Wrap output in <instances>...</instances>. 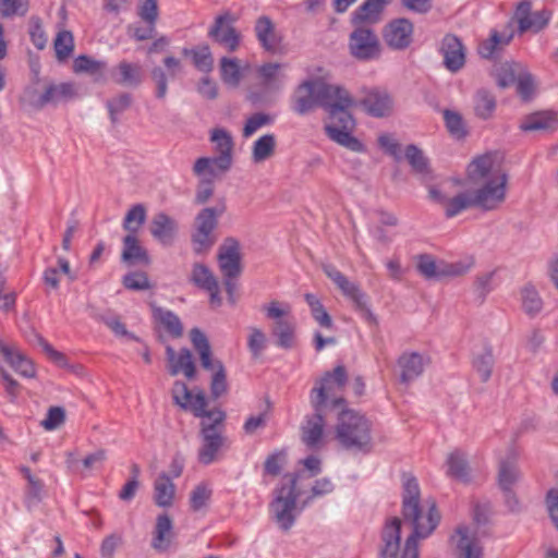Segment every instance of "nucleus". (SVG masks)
I'll return each instance as SVG.
<instances>
[{"mask_svg":"<svg viewBox=\"0 0 558 558\" xmlns=\"http://www.w3.org/2000/svg\"><path fill=\"white\" fill-rule=\"evenodd\" d=\"M353 104L349 92L341 86L322 81H306L298 87L292 109L304 116L316 106L323 107L331 120L324 128L327 136L352 151L361 153L364 151V145L352 135L355 121L349 109Z\"/></svg>","mask_w":558,"mask_h":558,"instance_id":"f257e3e1","label":"nucleus"},{"mask_svg":"<svg viewBox=\"0 0 558 558\" xmlns=\"http://www.w3.org/2000/svg\"><path fill=\"white\" fill-rule=\"evenodd\" d=\"M403 493H402V515L405 522L411 523L413 532L407 538L401 558H418V538L428 537L437 527L440 521V514L436 504H429L426 512L421 506V492L417 480L403 473Z\"/></svg>","mask_w":558,"mask_h":558,"instance_id":"f03ea898","label":"nucleus"},{"mask_svg":"<svg viewBox=\"0 0 558 558\" xmlns=\"http://www.w3.org/2000/svg\"><path fill=\"white\" fill-rule=\"evenodd\" d=\"M335 438L348 451L366 454L373 449L372 424L364 414L354 410L339 411Z\"/></svg>","mask_w":558,"mask_h":558,"instance_id":"7ed1b4c3","label":"nucleus"},{"mask_svg":"<svg viewBox=\"0 0 558 558\" xmlns=\"http://www.w3.org/2000/svg\"><path fill=\"white\" fill-rule=\"evenodd\" d=\"M348 383V373L343 365L326 372L315 381L310 392V403L314 411H333L345 409L343 391Z\"/></svg>","mask_w":558,"mask_h":558,"instance_id":"20e7f679","label":"nucleus"},{"mask_svg":"<svg viewBox=\"0 0 558 558\" xmlns=\"http://www.w3.org/2000/svg\"><path fill=\"white\" fill-rule=\"evenodd\" d=\"M190 338L199 355L202 367L213 372L210 395L213 399H218L228 392L226 368L221 361L213 359L209 341L203 331L198 328H193L190 332Z\"/></svg>","mask_w":558,"mask_h":558,"instance_id":"39448f33","label":"nucleus"},{"mask_svg":"<svg viewBox=\"0 0 558 558\" xmlns=\"http://www.w3.org/2000/svg\"><path fill=\"white\" fill-rule=\"evenodd\" d=\"M226 413H217L211 422H201L202 444L197 451L199 463L209 465L219 459L220 452L229 448L225 435Z\"/></svg>","mask_w":558,"mask_h":558,"instance_id":"423d86ee","label":"nucleus"},{"mask_svg":"<svg viewBox=\"0 0 558 558\" xmlns=\"http://www.w3.org/2000/svg\"><path fill=\"white\" fill-rule=\"evenodd\" d=\"M227 210L225 199H221L215 207L203 208L195 217V230L192 234L193 250L196 254L207 253L216 243L215 229L218 226V218Z\"/></svg>","mask_w":558,"mask_h":558,"instance_id":"0eeeda50","label":"nucleus"},{"mask_svg":"<svg viewBox=\"0 0 558 558\" xmlns=\"http://www.w3.org/2000/svg\"><path fill=\"white\" fill-rule=\"evenodd\" d=\"M284 480L288 482L277 489L276 498L270 504V508L280 529L289 531L295 521L293 512L299 497L296 492L299 475L296 473L287 474Z\"/></svg>","mask_w":558,"mask_h":558,"instance_id":"6e6552de","label":"nucleus"},{"mask_svg":"<svg viewBox=\"0 0 558 558\" xmlns=\"http://www.w3.org/2000/svg\"><path fill=\"white\" fill-rule=\"evenodd\" d=\"M508 174L496 172L495 178L484 181L483 185L472 192L474 207L485 211L499 208L507 196Z\"/></svg>","mask_w":558,"mask_h":558,"instance_id":"1a4fd4ad","label":"nucleus"},{"mask_svg":"<svg viewBox=\"0 0 558 558\" xmlns=\"http://www.w3.org/2000/svg\"><path fill=\"white\" fill-rule=\"evenodd\" d=\"M550 17V11L543 9L533 12L532 2L530 0H521L515 5L510 23L514 22L517 24L519 35L525 33L537 34L548 25Z\"/></svg>","mask_w":558,"mask_h":558,"instance_id":"9d476101","label":"nucleus"},{"mask_svg":"<svg viewBox=\"0 0 558 558\" xmlns=\"http://www.w3.org/2000/svg\"><path fill=\"white\" fill-rule=\"evenodd\" d=\"M238 17L230 11L217 15L208 31V36L229 52L239 49L242 40L240 32L234 27Z\"/></svg>","mask_w":558,"mask_h":558,"instance_id":"9b49d317","label":"nucleus"},{"mask_svg":"<svg viewBox=\"0 0 558 558\" xmlns=\"http://www.w3.org/2000/svg\"><path fill=\"white\" fill-rule=\"evenodd\" d=\"M349 51L360 61L377 59L380 56L379 39L371 28L356 27L349 37Z\"/></svg>","mask_w":558,"mask_h":558,"instance_id":"f8f14e48","label":"nucleus"},{"mask_svg":"<svg viewBox=\"0 0 558 558\" xmlns=\"http://www.w3.org/2000/svg\"><path fill=\"white\" fill-rule=\"evenodd\" d=\"M218 266L222 277H239L242 272L240 243L226 238L218 250Z\"/></svg>","mask_w":558,"mask_h":558,"instance_id":"ddd939ff","label":"nucleus"},{"mask_svg":"<svg viewBox=\"0 0 558 558\" xmlns=\"http://www.w3.org/2000/svg\"><path fill=\"white\" fill-rule=\"evenodd\" d=\"M190 281L197 288L208 292L213 306H220L222 303L220 288L213 271L202 263H195L192 267Z\"/></svg>","mask_w":558,"mask_h":558,"instance_id":"4468645a","label":"nucleus"},{"mask_svg":"<svg viewBox=\"0 0 558 558\" xmlns=\"http://www.w3.org/2000/svg\"><path fill=\"white\" fill-rule=\"evenodd\" d=\"M413 24L408 19L391 21L385 32V43L395 50H403L412 43Z\"/></svg>","mask_w":558,"mask_h":558,"instance_id":"2eb2a0df","label":"nucleus"},{"mask_svg":"<svg viewBox=\"0 0 558 558\" xmlns=\"http://www.w3.org/2000/svg\"><path fill=\"white\" fill-rule=\"evenodd\" d=\"M496 172H506L498 162L496 153H487L476 157L468 167V174L471 181H487L495 178Z\"/></svg>","mask_w":558,"mask_h":558,"instance_id":"dca6fc26","label":"nucleus"},{"mask_svg":"<svg viewBox=\"0 0 558 558\" xmlns=\"http://www.w3.org/2000/svg\"><path fill=\"white\" fill-rule=\"evenodd\" d=\"M429 197L435 203L441 205L445 209V216L452 218L463 210L474 207L472 194L470 192H461L458 195L448 198L436 187L429 189Z\"/></svg>","mask_w":558,"mask_h":558,"instance_id":"f3484780","label":"nucleus"},{"mask_svg":"<svg viewBox=\"0 0 558 558\" xmlns=\"http://www.w3.org/2000/svg\"><path fill=\"white\" fill-rule=\"evenodd\" d=\"M450 545L458 558H481L482 548L475 535L469 534V529L460 525L450 537Z\"/></svg>","mask_w":558,"mask_h":558,"instance_id":"a211bd4d","label":"nucleus"},{"mask_svg":"<svg viewBox=\"0 0 558 558\" xmlns=\"http://www.w3.org/2000/svg\"><path fill=\"white\" fill-rule=\"evenodd\" d=\"M255 36L262 48L272 54L280 52L281 36L277 33L272 21L266 16H259L254 25Z\"/></svg>","mask_w":558,"mask_h":558,"instance_id":"6ab92c4d","label":"nucleus"},{"mask_svg":"<svg viewBox=\"0 0 558 558\" xmlns=\"http://www.w3.org/2000/svg\"><path fill=\"white\" fill-rule=\"evenodd\" d=\"M166 356L170 375L175 376L182 373L187 379L195 377L196 367L193 355L189 349L183 348L179 352H175L171 345H167Z\"/></svg>","mask_w":558,"mask_h":558,"instance_id":"aec40b11","label":"nucleus"},{"mask_svg":"<svg viewBox=\"0 0 558 558\" xmlns=\"http://www.w3.org/2000/svg\"><path fill=\"white\" fill-rule=\"evenodd\" d=\"M330 411H314V413L306 417L301 427L302 441L311 449H317L323 444L325 416Z\"/></svg>","mask_w":558,"mask_h":558,"instance_id":"412c9836","label":"nucleus"},{"mask_svg":"<svg viewBox=\"0 0 558 558\" xmlns=\"http://www.w3.org/2000/svg\"><path fill=\"white\" fill-rule=\"evenodd\" d=\"M149 232L161 245L171 246L178 233V222L166 213H157L150 221Z\"/></svg>","mask_w":558,"mask_h":558,"instance_id":"4be33fe9","label":"nucleus"},{"mask_svg":"<svg viewBox=\"0 0 558 558\" xmlns=\"http://www.w3.org/2000/svg\"><path fill=\"white\" fill-rule=\"evenodd\" d=\"M520 472L517 465V457L513 454L508 460H502L499 464L498 484L506 495L507 502L510 508L518 505V500L513 495L512 487L518 482Z\"/></svg>","mask_w":558,"mask_h":558,"instance_id":"5701e85b","label":"nucleus"},{"mask_svg":"<svg viewBox=\"0 0 558 558\" xmlns=\"http://www.w3.org/2000/svg\"><path fill=\"white\" fill-rule=\"evenodd\" d=\"M441 52L445 66L451 71H459L465 63V54L461 40L454 35H446L441 41Z\"/></svg>","mask_w":558,"mask_h":558,"instance_id":"b1692460","label":"nucleus"},{"mask_svg":"<svg viewBox=\"0 0 558 558\" xmlns=\"http://www.w3.org/2000/svg\"><path fill=\"white\" fill-rule=\"evenodd\" d=\"M173 538L172 519L167 513L159 514L153 531L151 547L158 553H165L169 550Z\"/></svg>","mask_w":558,"mask_h":558,"instance_id":"393cba45","label":"nucleus"},{"mask_svg":"<svg viewBox=\"0 0 558 558\" xmlns=\"http://www.w3.org/2000/svg\"><path fill=\"white\" fill-rule=\"evenodd\" d=\"M362 105L371 116L377 118L388 116L392 110V99L390 95L379 88L369 89L363 98Z\"/></svg>","mask_w":558,"mask_h":558,"instance_id":"a878e982","label":"nucleus"},{"mask_svg":"<svg viewBox=\"0 0 558 558\" xmlns=\"http://www.w3.org/2000/svg\"><path fill=\"white\" fill-rule=\"evenodd\" d=\"M397 363L401 369V383L409 384L423 374L425 360L417 352H404L399 356Z\"/></svg>","mask_w":558,"mask_h":558,"instance_id":"bb28decb","label":"nucleus"},{"mask_svg":"<svg viewBox=\"0 0 558 558\" xmlns=\"http://www.w3.org/2000/svg\"><path fill=\"white\" fill-rule=\"evenodd\" d=\"M401 521L392 518L385 524L381 538L384 546L380 550V558H396L400 548Z\"/></svg>","mask_w":558,"mask_h":558,"instance_id":"cd10ccee","label":"nucleus"},{"mask_svg":"<svg viewBox=\"0 0 558 558\" xmlns=\"http://www.w3.org/2000/svg\"><path fill=\"white\" fill-rule=\"evenodd\" d=\"M514 33L510 31L508 33H499L496 29H492L489 37L482 40L478 44V54L484 59H493L496 54L508 46L513 39Z\"/></svg>","mask_w":558,"mask_h":558,"instance_id":"c85d7f7f","label":"nucleus"},{"mask_svg":"<svg viewBox=\"0 0 558 558\" xmlns=\"http://www.w3.org/2000/svg\"><path fill=\"white\" fill-rule=\"evenodd\" d=\"M210 141L215 144L218 162L222 166H232L234 143L231 134L225 129L217 128L210 132Z\"/></svg>","mask_w":558,"mask_h":558,"instance_id":"c756f323","label":"nucleus"},{"mask_svg":"<svg viewBox=\"0 0 558 558\" xmlns=\"http://www.w3.org/2000/svg\"><path fill=\"white\" fill-rule=\"evenodd\" d=\"M175 485L167 473H160L154 482V502L160 508H170L174 502Z\"/></svg>","mask_w":558,"mask_h":558,"instance_id":"7c9ffc66","label":"nucleus"},{"mask_svg":"<svg viewBox=\"0 0 558 558\" xmlns=\"http://www.w3.org/2000/svg\"><path fill=\"white\" fill-rule=\"evenodd\" d=\"M558 125V113L555 111H539L526 116L520 124L525 132L551 131Z\"/></svg>","mask_w":558,"mask_h":558,"instance_id":"2f4dec72","label":"nucleus"},{"mask_svg":"<svg viewBox=\"0 0 558 558\" xmlns=\"http://www.w3.org/2000/svg\"><path fill=\"white\" fill-rule=\"evenodd\" d=\"M121 259L129 265L150 264V257L147 251L140 244L136 234H126L123 238Z\"/></svg>","mask_w":558,"mask_h":558,"instance_id":"473e14b6","label":"nucleus"},{"mask_svg":"<svg viewBox=\"0 0 558 558\" xmlns=\"http://www.w3.org/2000/svg\"><path fill=\"white\" fill-rule=\"evenodd\" d=\"M151 315L154 320L165 329V331L172 338H180L183 333V326L172 311L159 307L155 304L150 305Z\"/></svg>","mask_w":558,"mask_h":558,"instance_id":"72a5a7b5","label":"nucleus"},{"mask_svg":"<svg viewBox=\"0 0 558 558\" xmlns=\"http://www.w3.org/2000/svg\"><path fill=\"white\" fill-rule=\"evenodd\" d=\"M232 166H222L218 162V157H199L193 165V173L197 178L216 179L228 172Z\"/></svg>","mask_w":558,"mask_h":558,"instance_id":"f704fd0d","label":"nucleus"},{"mask_svg":"<svg viewBox=\"0 0 558 558\" xmlns=\"http://www.w3.org/2000/svg\"><path fill=\"white\" fill-rule=\"evenodd\" d=\"M447 474L452 478L468 483L470 481V468L466 456L460 449L453 450L447 458Z\"/></svg>","mask_w":558,"mask_h":558,"instance_id":"c9c22d12","label":"nucleus"},{"mask_svg":"<svg viewBox=\"0 0 558 558\" xmlns=\"http://www.w3.org/2000/svg\"><path fill=\"white\" fill-rule=\"evenodd\" d=\"M524 69V65L519 62H504L495 65L494 76L497 85L501 88H506L515 83L518 76Z\"/></svg>","mask_w":558,"mask_h":558,"instance_id":"e433bc0d","label":"nucleus"},{"mask_svg":"<svg viewBox=\"0 0 558 558\" xmlns=\"http://www.w3.org/2000/svg\"><path fill=\"white\" fill-rule=\"evenodd\" d=\"M116 82L124 86H138L143 82V69L138 63L121 61L117 66Z\"/></svg>","mask_w":558,"mask_h":558,"instance_id":"4c0bfd02","label":"nucleus"},{"mask_svg":"<svg viewBox=\"0 0 558 558\" xmlns=\"http://www.w3.org/2000/svg\"><path fill=\"white\" fill-rule=\"evenodd\" d=\"M272 336L277 338V345L289 350L295 345V323L293 318L276 322L271 329Z\"/></svg>","mask_w":558,"mask_h":558,"instance_id":"58836bf2","label":"nucleus"},{"mask_svg":"<svg viewBox=\"0 0 558 558\" xmlns=\"http://www.w3.org/2000/svg\"><path fill=\"white\" fill-rule=\"evenodd\" d=\"M3 357L20 375L26 378L35 377L36 371L33 362L21 351L10 347V349L5 351V355Z\"/></svg>","mask_w":558,"mask_h":558,"instance_id":"ea45409f","label":"nucleus"},{"mask_svg":"<svg viewBox=\"0 0 558 558\" xmlns=\"http://www.w3.org/2000/svg\"><path fill=\"white\" fill-rule=\"evenodd\" d=\"M74 96V88L71 83L50 84L43 90V98L39 105L58 104Z\"/></svg>","mask_w":558,"mask_h":558,"instance_id":"a19ab883","label":"nucleus"},{"mask_svg":"<svg viewBox=\"0 0 558 558\" xmlns=\"http://www.w3.org/2000/svg\"><path fill=\"white\" fill-rule=\"evenodd\" d=\"M323 271L325 275L336 284V287L341 291V293L349 299L360 286L355 282H352L344 276L336 266L331 264L323 265Z\"/></svg>","mask_w":558,"mask_h":558,"instance_id":"79ce46f5","label":"nucleus"},{"mask_svg":"<svg viewBox=\"0 0 558 558\" xmlns=\"http://www.w3.org/2000/svg\"><path fill=\"white\" fill-rule=\"evenodd\" d=\"M496 109L495 96L486 90L480 89L474 95V112L476 117L483 120L492 118Z\"/></svg>","mask_w":558,"mask_h":558,"instance_id":"37998d69","label":"nucleus"},{"mask_svg":"<svg viewBox=\"0 0 558 558\" xmlns=\"http://www.w3.org/2000/svg\"><path fill=\"white\" fill-rule=\"evenodd\" d=\"M495 364V359L493 354V349L490 345H486L484 348L483 353L476 355L473 360V368L478 374L481 380L486 383L489 380L493 367Z\"/></svg>","mask_w":558,"mask_h":558,"instance_id":"c03bdc74","label":"nucleus"},{"mask_svg":"<svg viewBox=\"0 0 558 558\" xmlns=\"http://www.w3.org/2000/svg\"><path fill=\"white\" fill-rule=\"evenodd\" d=\"M276 137L274 134H265L254 142L252 148V159L254 162H262L275 153Z\"/></svg>","mask_w":558,"mask_h":558,"instance_id":"a18cd8bd","label":"nucleus"},{"mask_svg":"<svg viewBox=\"0 0 558 558\" xmlns=\"http://www.w3.org/2000/svg\"><path fill=\"white\" fill-rule=\"evenodd\" d=\"M349 300L352 302L354 310L368 325L376 326L378 324L376 315L372 312L368 305V296L361 288L357 289Z\"/></svg>","mask_w":558,"mask_h":558,"instance_id":"49530a36","label":"nucleus"},{"mask_svg":"<svg viewBox=\"0 0 558 558\" xmlns=\"http://www.w3.org/2000/svg\"><path fill=\"white\" fill-rule=\"evenodd\" d=\"M147 211L143 204L133 205L126 213L123 219V229L129 232V234H136L140 228L146 220Z\"/></svg>","mask_w":558,"mask_h":558,"instance_id":"de8ad7c7","label":"nucleus"},{"mask_svg":"<svg viewBox=\"0 0 558 558\" xmlns=\"http://www.w3.org/2000/svg\"><path fill=\"white\" fill-rule=\"evenodd\" d=\"M304 299L311 308V314L315 322L324 328L331 329L333 327L332 319L328 312L325 310L318 298L312 293H306Z\"/></svg>","mask_w":558,"mask_h":558,"instance_id":"09e8293b","label":"nucleus"},{"mask_svg":"<svg viewBox=\"0 0 558 558\" xmlns=\"http://www.w3.org/2000/svg\"><path fill=\"white\" fill-rule=\"evenodd\" d=\"M521 299L522 307L529 316L533 317L542 311L543 301L533 286L526 284L521 290Z\"/></svg>","mask_w":558,"mask_h":558,"instance_id":"8fccbe9b","label":"nucleus"},{"mask_svg":"<svg viewBox=\"0 0 558 558\" xmlns=\"http://www.w3.org/2000/svg\"><path fill=\"white\" fill-rule=\"evenodd\" d=\"M220 72L222 81L232 87H236L242 78L240 65L235 59L227 57L220 60Z\"/></svg>","mask_w":558,"mask_h":558,"instance_id":"3c124183","label":"nucleus"},{"mask_svg":"<svg viewBox=\"0 0 558 558\" xmlns=\"http://www.w3.org/2000/svg\"><path fill=\"white\" fill-rule=\"evenodd\" d=\"M207 399L204 392L192 395V399L189 403L187 410H191L196 417L207 418V422L214 421L217 413H225L222 410H207Z\"/></svg>","mask_w":558,"mask_h":558,"instance_id":"603ef678","label":"nucleus"},{"mask_svg":"<svg viewBox=\"0 0 558 558\" xmlns=\"http://www.w3.org/2000/svg\"><path fill=\"white\" fill-rule=\"evenodd\" d=\"M213 495V490L207 483H199L194 487L190 495V507L193 511H199L207 506Z\"/></svg>","mask_w":558,"mask_h":558,"instance_id":"864d4df0","label":"nucleus"},{"mask_svg":"<svg viewBox=\"0 0 558 558\" xmlns=\"http://www.w3.org/2000/svg\"><path fill=\"white\" fill-rule=\"evenodd\" d=\"M417 270L426 279L441 278L442 263L438 265L432 255L422 254L417 257Z\"/></svg>","mask_w":558,"mask_h":558,"instance_id":"5fc2aeb1","label":"nucleus"},{"mask_svg":"<svg viewBox=\"0 0 558 558\" xmlns=\"http://www.w3.org/2000/svg\"><path fill=\"white\" fill-rule=\"evenodd\" d=\"M122 283L125 289L132 291L149 290L153 287L147 274L144 271H132L126 274L122 279Z\"/></svg>","mask_w":558,"mask_h":558,"instance_id":"6e6d98bb","label":"nucleus"},{"mask_svg":"<svg viewBox=\"0 0 558 558\" xmlns=\"http://www.w3.org/2000/svg\"><path fill=\"white\" fill-rule=\"evenodd\" d=\"M247 348L254 359H258L266 349L267 338L264 331L257 327H250Z\"/></svg>","mask_w":558,"mask_h":558,"instance_id":"4d7b16f0","label":"nucleus"},{"mask_svg":"<svg viewBox=\"0 0 558 558\" xmlns=\"http://www.w3.org/2000/svg\"><path fill=\"white\" fill-rule=\"evenodd\" d=\"M106 68V63L97 61L88 56H78L73 62V70L76 73H100Z\"/></svg>","mask_w":558,"mask_h":558,"instance_id":"13d9d810","label":"nucleus"},{"mask_svg":"<svg viewBox=\"0 0 558 558\" xmlns=\"http://www.w3.org/2000/svg\"><path fill=\"white\" fill-rule=\"evenodd\" d=\"M132 96L129 93H121L107 101V108L112 123L118 121V116L130 108Z\"/></svg>","mask_w":558,"mask_h":558,"instance_id":"bf43d9fd","label":"nucleus"},{"mask_svg":"<svg viewBox=\"0 0 558 558\" xmlns=\"http://www.w3.org/2000/svg\"><path fill=\"white\" fill-rule=\"evenodd\" d=\"M389 0H366L355 12L354 19L359 21H367L381 12Z\"/></svg>","mask_w":558,"mask_h":558,"instance_id":"052dcab7","label":"nucleus"},{"mask_svg":"<svg viewBox=\"0 0 558 558\" xmlns=\"http://www.w3.org/2000/svg\"><path fill=\"white\" fill-rule=\"evenodd\" d=\"M74 48L73 35L69 31H61L54 39V50L58 59L68 58Z\"/></svg>","mask_w":558,"mask_h":558,"instance_id":"680f3d73","label":"nucleus"},{"mask_svg":"<svg viewBox=\"0 0 558 558\" xmlns=\"http://www.w3.org/2000/svg\"><path fill=\"white\" fill-rule=\"evenodd\" d=\"M183 54H192L194 65L201 71L207 72L213 68V57L208 46H204L199 50L183 49Z\"/></svg>","mask_w":558,"mask_h":558,"instance_id":"e2e57ef3","label":"nucleus"},{"mask_svg":"<svg viewBox=\"0 0 558 558\" xmlns=\"http://www.w3.org/2000/svg\"><path fill=\"white\" fill-rule=\"evenodd\" d=\"M263 311L266 317L276 322L288 320L293 318L290 315L291 307L289 304H282L278 301H271L270 303L263 306Z\"/></svg>","mask_w":558,"mask_h":558,"instance_id":"0e129e2a","label":"nucleus"},{"mask_svg":"<svg viewBox=\"0 0 558 558\" xmlns=\"http://www.w3.org/2000/svg\"><path fill=\"white\" fill-rule=\"evenodd\" d=\"M287 453L284 450L270 453L264 463V474L272 477L278 476L286 463Z\"/></svg>","mask_w":558,"mask_h":558,"instance_id":"69168bd1","label":"nucleus"},{"mask_svg":"<svg viewBox=\"0 0 558 558\" xmlns=\"http://www.w3.org/2000/svg\"><path fill=\"white\" fill-rule=\"evenodd\" d=\"M137 15L146 24L156 25L159 16L158 0L142 1L137 8Z\"/></svg>","mask_w":558,"mask_h":558,"instance_id":"338daca9","label":"nucleus"},{"mask_svg":"<svg viewBox=\"0 0 558 558\" xmlns=\"http://www.w3.org/2000/svg\"><path fill=\"white\" fill-rule=\"evenodd\" d=\"M517 92L523 100H530L534 94L535 84L532 74L524 66L517 81Z\"/></svg>","mask_w":558,"mask_h":558,"instance_id":"774afa93","label":"nucleus"}]
</instances>
